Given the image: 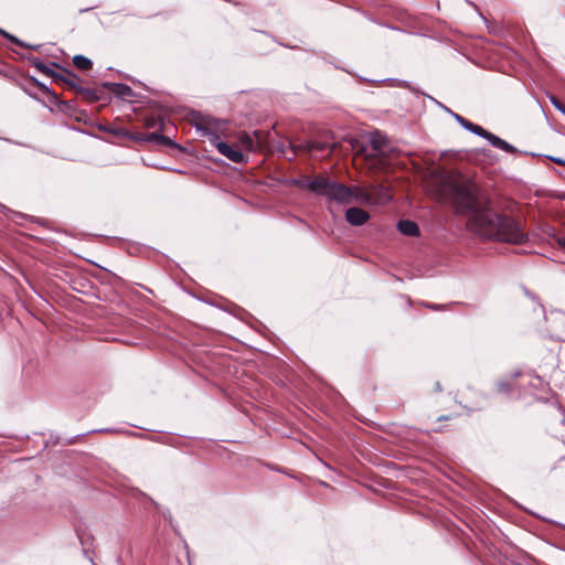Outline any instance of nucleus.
I'll return each mask as SVG.
<instances>
[{
	"instance_id": "obj_21",
	"label": "nucleus",
	"mask_w": 565,
	"mask_h": 565,
	"mask_svg": "<svg viewBox=\"0 0 565 565\" xmlns=\"http://www.w3.org/2000/svg\"><path fill=\"white\" fill-rule=\"evenodd\" d=\"M551 160H553L554 162H556V163L562 164V166H564V167H565V163H564V162H565V160H563V159H559V158H551Z\"/></svg>"
},
{
	"instance_id": "obj_17",
	"label": "nucleus",
	"mask_w": 565,
	"mask_h": 565,
	"mask_svg": "<svg viewBox=\"0 0 565 565\" xmlns=\"http://www.w3.org/2000/svg\"><path fill=\"white\" fill-rule=\"evenodd\" d=\"M0 34L3 38L8 39L10 42H12V43H14V44H17L19 46H22V47H26L28 46L23 41L19 40L17 36L12 35V34H9L8 32H6L2 29H0Z\"/></svg>"
},
{
	"instance_id": "obj_12",
	"label": "nucleus",
	"mask_w": 565,
	"mask_h": 565,
	"mask_svg": "<svg viewBox=\"0 0 565 565\" xmlns=\"http://www.w3.org/2000/svg\"><path fill=\"white\" fill-rule=\"evenodd\" d=\"M77 93L86 100L94 103L99 100V93L92 88L77 87Z\"/></svg>"
},
{
	"instance_id": "obj_8",
	"label": "nucleus",
	"mask_w": 565,
	"mask_h": 565,
	"mask_svg": "<svg viewBox=\"0 0 565 565\" xmlns=\"http://www.w3.org/2000/svg\"><path fill=\"white\" fill-rule=\"evenodd\" d=\"M236 147L238 150H242L243 152L255 151L256 149L259 148V143L256 142L250 135L243 132L237 138Z\"/></svg>"
},
{
	"instance_id": "obj_5",
	"label": "nucleus",
	"mask_w": 565,
	"mask_h": 565,
	"mask_svg": "<svg viewBox=\"0 0 565 565\" xmlns=\"http://www.w3.org/2000/svg\"><path fill=\"white\" fill-rule=\"evenodd\" d=\"M215 143L213 145L217 151L223 154L228 160L235 162V163H242L247 160L246 154L238 150L237 147H233L228 145L227 142L222 141L221 139H214Z\"/></svg>"
},
{
	"instance_id": "obj_14",
	"label": "nucleus",
	"mask_w": 565,
	"mask_h": 565,
	"mask_svg": "<svg viewBox=\"0 0 565 565\" xmlns=\"http://www.w3.org/2000/svg\"><path fill=\"white\" fill-rule=\"evenodd\" d=\"M148 140L149 141H156L157 143L163 145V146H172L173 145V141L169 137H166V136L160 135L158 132L149 134Z\"/></svg>"
},
{
	"instance_id": "obj_16",
	"label": "nucleus",
	"mask_w": 565,
	"mask_h": 565,
	"mask_svg": "<svg viewBox=\"0 0 565 565\" xmlns=\"http://www.w3.org/2000/svg\"><path fill=\"white\" fill-rule=\"evenodd\" d=\"M68 86H71L72 88H74L76 92H77V87H79L77 85V82L79 81V78L77 77V75L73 72H68L67 75L65 77L62 78Z\"/></svg>"
},
{
	"instance_id": "obj_20",
	"label": "nucleus",
	"mask_w": 565,
	"mask_h": 565,
	"mask_svg": "<svg viewBox=\"0 0 565 565\" xmlns=\"http://www.w3.org/2000/svg\"><path fill=\"white\" fill-rule=\"evenodd\" d=\"M34 66L40 70L41 72L45 73V74H49V67L45 66L43 63L41 62H38V63H34Z\"/></svg>"
},
{
	"instance_id": "obj_6",
	"label": "nucleus",
	"mask_w": 565,
	"mask_h": 565,
	"mask_svg": "<svg viewBox=\"0 0 565 565\" xmlns=\"http://www.w3.org/2000/svg\"><path fill=\"white\" fill-rule=\"evenodd\" d=\"M370 214L361 207H350L345 211V220L353 226H361L367 222Z\"/></svg>"
},
{
	"instance_id": "obj_11",
	"label": "nucleus",
	"mask_w": 565,
	"mask_h": 565,
	"mask_svg": "<svg viewBox=\"0 0 565 565\" xmlns=\"http://www.w3.org/2000/svg\"><path fill=\"white\" fill-rule=\"evenodd\" d=\"M463 128H465L466 130H468V131H470V132H472V134L477 135V136H480V137H482V138L487 139V140H489V138H490V136H491V134H492V132H490V131H488V130L483 129L481 126H478V125H476V124H473V122H471V121H469V120L466 122V125L463 126Z\"/></svg>"
},
{
	"instance_id": "obj_15",
	"label": "nucleus",
	"mask_w": 565,
	"mask_h": 565,
	"mask_svg": "<svg viewBox=\"0 0 565 565\" xmlns=\"http://www.w3.org/2000/svg\"><path fill=\"white\" fill-rule=\"evenodd\" d=\"M114 92L120 96H131V88L126 84H109Z\"/></svg>"
},
{
	"instance_id": "obj_1",
	"label": "nucleus",
	"mask_w": 565,
	"mask_h": 565,
	"mask_svg": "<svg viewBox=\"0 0 565 565\" xmlns=\"http://www.w3.org/2000/svg\"><path fill=\"white\" fill-rule=\"evenodd\" d=\"M452 202L459 213L468 216L467 227L477 235L504 243L521 244L526 235L520 224L508 215H501L488 206L471 182L450 184Z\"/></svg>"
},
{
	"instance_id": "obj_23",
	"label": "nucleus",
	"mask_w": 565,
	"mask_h": 565,
	"mask_svg": "<svg viewBox=\"0 0 565 565\" xmlns=\"http://www.w3.org/2000/svg\"><path fill=\"white\" fill-rule=\"evenodd\" d=\"M561 244L565 248V236L561 239Z\"/></svg>"
},
{
	"instance_id": "obj_10",
	"label": "nucleus",
	"mask_w": 565,
	"mask_h": 565,
	"mask_svg": "<svg viewBox=\"0 0 565 565\" xmlns=\"http://www.w3.org/2000/svg\"><path fill=\"white\" fill-rule=\"evenodd\" d=\"M488 141L493 147L499 148L501 150H504L507 152H512L513 153V152L516 151V149L512 145L508 143L505 140L499 138L498 136H495L493 134H491V136H490Z\"/></svg>"
},
{
	"instance_id": "obj_2",
	"label": "nucleus",
	"mask_w": 565,
	"mask_h": 565,
	"mask_svg": "<svg viewBox=\"0 0 565 565\" xmlns=\"http://www.w3.org/2000/svg\"><path fill=\"white\" fill-rule=\"evenodd\" d=\"M292 184L339 204H351L354 198L362 201L369 200L367 193L364 190L347 186L324 175H315L311 179H294Z\"/></svg>"
},
{
	"instance_id": "obj_3",
	"label": "nucleus",
	"mask_w": 565,
	"mask_h": 565,
	"mask_svg": "<svg viewBox=\"0 0 565 565\" xmlns=\"http://www.w3.org/2000/svg\"><path fill=\"white\" fill-rule=\"evenodd\" d=\"M195 128L214 145V139H220V135L226 130L227 122L211 116H200L195 121Z\"/></svg>"
},
{
	"instance_id": "obj_13",
	"label": "nucleus",
	"mask_w": 565,
	"mask_h": 565,
	"mask_svg": "<svg viewBox=\"0 0 565 565\" xmlns=\"http://www.w3.org/2000/svg\"><path fill=\"white\" fill-rule=\"evenodd\" d=\"M73 63L78 70L82 71H88L93 66L92 61L84 55H75L73 57Z\"/></svg>"
},
{
	"instance_id": "obj_4",
	"label": "nucleus",
	"mask_w": 565,
	"mask_h": 565,
	"mask_svg": "<svg viewBox=\"0 0 565 565\" xmlns=\"http://www.w3.org/2000/svg\"><path fill=\"white\" fill-rule=\"evenodd\" d=\"M360 189L364 190L367 193L369 200L362 201L358 198H354V200L351 202H361V203H377V204H384L388 202L392 196L390 192L383 186V185H372L370 189L359 186Z\"/></svg>"
},
{
	"instance_id": "obj_22",
	"label": "nucleus",
	"mask_w": 565,
	"mask_h": 565,
	"mask_svg": "<svg viewBox=\"0 0 565 565\" xmlns=\"http://www.w3.org/2000/svg\"><path fill=\"white\" fill-rule=\"evenodd\" d=\"M426 307H427V308H429V309H433V310H437V309H439L441 306H439V305H433V303H427V305H426Z\"/></svg>"
},
{
	"instance_id": "obj_9",
	"label": "nucleus",
	"mask_w": 565,
	"mask_h": 565,
	"mask_svg": "<svg viewBox=\"0 0 565 565\" xmlns=\"http://www.w3.org/2000/svg\"><path fill=\"white\" fill-rule=\"evenodd\" d=\"M398 231L407 236H417L419 234L418 225L411 220H402L397 223Z\"/></svg>"
},
{
	"instance_id": "obj_18",
	"label": "nucleus",
	"mask_w": 565,
	"mask_h": 565,
	"mask_svg": "<svg viewBox=\"0 0 565 565\" xmlns=\"http://www.w3.org/2000/svg\"><path fill=\"white\" fill-rule=\"evenodd\" d=\"M550 100L552 105L559 110L563 115H565V106L562 104V102L556 98L554 95L550 96Z\"/></svg>"
},
{
	"instance_id": "obj_7",
	"label": "nucleus",
	"mask_w": 565,
	"mask_h": 565,
	"mask_svg": "<svg viewBox=\"0 0 565 565\" xmlns=\"http://www.w3.org/2000/svg\"><path fill=\"white\" fill-rule=\"evenodd\" d=\"M371 146L374 150V156H385L388 151V140L387 137L380 131H376L371 135Z\"/></svg>"
},
{
	"instance_id": "obj_19",
	"label": "nucleus",
	"mask_w": 565,
	"mask_h": 565,
	"mask_svg": "<svg viewBox=\"0 0 565 565\" xmlns=\"http://www.w3.org/2000/svg\"><path fill=\"white\" fill-rule=\"evenodd\" d=\"M447 111L456 119V121L463 128V126L466 125V122L468 121L466 118H463L462 116H460L459 114H456L454 113L452 110H450L449 108H447Z\"/></svg>"
}]
</instances>
